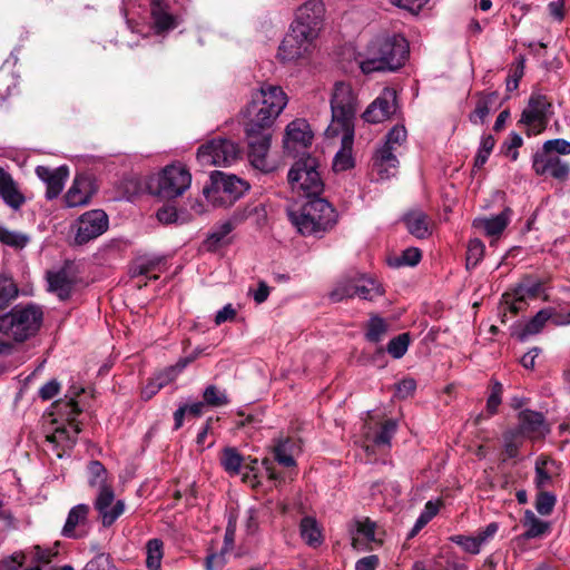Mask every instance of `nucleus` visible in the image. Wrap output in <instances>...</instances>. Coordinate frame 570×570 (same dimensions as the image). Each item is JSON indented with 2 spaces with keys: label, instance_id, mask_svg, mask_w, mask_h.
Masks as SVG:
<instances>
[{
  "label": "nucleus",
  "instance_id": "obj_1",
  "mask_svg": "<svg viewBox=\"0 0 570 570\" xmlns=\"http://www.w3.org/2000/svg\"><path fill=\"white\" fill-rule=\"evenodd\" d=\"M287 105V96L279 86L264 83L253 92L245 110V137L250 164L267 170V154L271 148L273 125Z\"/></svg>",
  "mask_w": 570,
  "mask_h": 570
},
{
  "label": "nucleus",
  "instance_id": "obj_2",
  "mask_svg": "<svg viewBox=\"0 0 570 570\" xmlns=\"http://www.w3.org/2000/svg\"><path fill=\"white\" fill-rule=\"evenodd\" d=\"M409 57V43L400 35H380L373 38L363 53L358 66L363 73L395 71Z\"/></svg>",
  "mask_w": 570,
  "mask_h": 570
},
{
  "label": "nucleus",
  "instance_id": "obj_3",
  "mask_svg": "<svg viewBox=\"0 0 570 570\" xmlns=\"http://www.w3.org/2000/svg\"><path fill=\"white\" fill-rule=\"evenodd\" d=\"M297 233L304 237L322 238L338 222L336 209L325 198L312 197L297 210L287 213Z\"/></svg>",
  "mask_w": 570,
  "mask_h": 570
},
{
  "label": "nucleus",
  "instance_id": "obj_4",
  "mask_svg": "<svg viewBox=\"0 0 570 570\" xmlns=\"http://www.w3.org/2000/svg\"><path fill=\"white\" fill-rule=\"evenodd\" d=\"M43 312L36 304H19L0 314V333L17 343L33 337L40 330Z\"/></svg>",
  "mask_w": 570,
  "mask_h": 570
},
{
  "label": "nucleus",
  "instance_id": "obj_5",
  "mask_svg": "<svg viewBox=\"0 0 570 570\" xmlns=\"http://www.w3.org/2000/svg\"><path fill=\"white\" fill-rule=\"evenodd\" d=\"M570 155V141L557 138L543 142L532 156V169L537 176L551 177L560 183L568 180L570 164L561 156Z\"/></svg>",
  "mask_w": 570,
  "mask_h": 570
},
{
  "label": "nucleus",
  "instance_id": "obj_6",
  "mask_svg": "<svg viewBox=\"0 0 570 570\" xmlns=\"http://www.w3.org/2000/svg\"><path fill=\"white\" fill-rule=\"evenodd\" d=\"M332 122L326 129L328 137L341 131H354V120L358 111L357 97L352 86L344 81L334 83L331 97Z\"/></svg>",
  "mask_w": 570,
  "mask_h": 570
},
{
  "label": "nucleus",
  "instance_id": "obj_7",
  "mask_svg": "<svg viewBox=\"0 0 570 570\" xmlns=\"http://www.w3.org/2000/svg\"><path fill=\"white\" fill-rule=\"evenodd\" d=\"M318 160L309 154H303L287 174L288 184L294 193L306 198L317 197L324 190V183L318 171Z\"/></svg>",
  "mask_w": 570,
  "mask_h": 570
},
{
  "label": "nucleus",
  "instance_id": "obj_8",
  "mask_svg": "<svg viewBox=\"0 0 570 570\" xmlns=\"http://www.w3.org/2000/svg\"><path fill=\"white\" fill-rule=\"evenodd\" d=\"M321 31V29L293 20L289 31L278 48V57L284 61H293L308 56L314 50Z\"/></svg>",
  "mask_w": 570,
  "mask_h": 570
},
{
  "label": "nucleus",
  "instance_id": "obj_9",
  "mask_svg": "<svg viewBox=\"0 0 570 570\" xmlns=\"http://www.w3.org/2000/svg\"><path fill=\"white\" fill-rule=\"evenodd\" d=\"M249 189V184L236 175L215 170L210 175V186L204 187V195L215 206H232Z\"/></svg>",
  "mask_w": 570,
  "mask_h": 570
},
{
  "label": "nucleus",
  "instance_id": "obj_10",
  "mask_svg": "<svg viewBox=\"0 0 570 570\" xmlns=\"http://www.w3.org/2000/svg\"><path fill=\"white\" fill-rule=\"evenodd\" d=\"M242 149L232 139L216 137L200 145L197 149V161L202 167L230 166L240 158Z\"/></svg>",
  "mask_w": 570,
  "mask_h": 570
},
{
  "label": "nucleus",
  "instance_id": "obj_11",
  "mask_svg": "<svg viewBox=\"0 0 570 570\" xmlns=\"http://www.w3.org/2000/svg\"><path fill=\"white\" fill-rule=\"evenodd\" d=\"M156 181L154 195L169 200L181 196L189 188L191 175L181 165H169L158 174Z\"/></svg>",
  "mask_w": 570,
  "mask_h": 570
},
{
  "label": "nucleus",
  "instance_id": "obj_12",
  "mask_svg": "<svg viewBox=\"0 0 570 570\" xmlns=\"http://www.w3.org/2000/svg\"><path fill=\"white\" fill-rule=\"evenodd\" d=\"M108 229V216L101 209H92L82 214L77 220V244H86Z\"/></svg>",
  "mask_w": 570,
  "mask_h": 570
},
{
  "label": "nucleus",
  "instance_id": "obj_13",
  "mask_svg": "<svg viewBox=\"0 0 570 570\" xmlns=\"http://www.w3.org/2000/svg\"><path fill=\"white\" fill-rule=\"evenodd\" d=\"M219 460L222 466L227 473L236 475L239 474L242 468H244L247 471L243 473V481L248 483L254 489L263 487V483L259 480V475L257 473V468L255 465H244V458L235 448H225L222 451Z\"/></svg>",
  "mask_w": 570,
  "mask_h": 570
},
{
  "label": "nucleus",
  "instance_id": "obj_14",
  "mask_svg": "<svg viewBox=\"0 0 570 570\" xmlns=\"http://www.w3.org/2000/svg\"><path fill=\"white\" fill-rule=\"evenodd\" d=\"M396 109V91L391 88H385L381 95L368 105L362 117L367 122L379 124L395 114Z\"/></svg>",
  "mask_w": 570,
  "mask_h": 570
},
{
  "label": "nucleus",
  "instance_id": "obj_15",
  "mask_svg": "<svg viewBox=\"0 0 570 570\" xmlns=\"http://www.w3.org/2000/svg\"><path fill=\"white\" fill-rule=\"evenodd\" d=\"M313 140V132L304 119H295L289 122L283 139L284 149L287 154H296L307 148Z\"/></svg>",
  "mask_w": 570,
  "mask_h": 570
},
{
  "label": "nucleus",
  "instance_id": "obj_16",
  "mask_svg": "<svg viewBox=\"0 0 570 570\" xmlns=\"http://www.w3.org/2000/svg\"><path fill=\"white\" fill-rule=\"evenodd\" d=\"M81 429L79 423H68V426H59L46 436L47 451H52L61 459L67 450H71L77 442Z\"/></svg>",
  "mask_w": 570,
  "mask_h": 570
},
{
  "label": "nucleus",
  "instance_id": "obj_17",
  "mask_svg": "<svg viewBox=\"0 0 570 570\" xmlns=\"http://www.w3.org/2000/svg\"><path fill=\"white\" fill-rule=\"evenodd\" d=\"M559 474V466L556 461L541 455L535 462L534 483L538 488L535 499H556V495L548 492L547 489L552 484L553 479Z\"/></svg>",
  "mask_w": 570,
  "mask_h": 570
},
{
  "label": "nucleus",
  "instance_id": "obj_18",
  "mask_svg": "<svg viewBox=\"0 0 570 570\" xmlns=\"http://www.w3.org/2000/svg\"><path fill=\"white\" fill-rule=\"evenodd\" d=\"M36 175L46 184V197L51 200L57 198L62 191L69 170L67 166H60L55 169L47 166H37Z\"/></svg>",
  "mask_w": 570,
  "mask_h": 570
},
{
  "label": "nucleus",
  "instance_id": "obj_19",
  "mask_svg": "<svg viewBox=\"0 0 570 570\" xmlns=\"http://www.w3.org/2000/svg\"><path fill=\"white\" fill-rule=\"evenodd\" d=\"M551 104L546 96L533 95L529 99L528 107L522 111L520 122L524 125L538 124L539 132L542 131L548 122V111Z\"/></svg>",
  "mask_w": 570,
  "mask_h": 570
},
{
  "label": "nucleus",
  "instance_id": "obj_20",
  "mask_svg": "<svg viewBox=\"0 0 570 570\" xmlns=\"http://www.w3.org/2000/svg\"><path fill=\"white\" fill-rule=\"evenodd\" d=\"M515 432L529 439H539L549 432V428L542 413L523 410L519 413V429Z\"/></svg>",
  "mask_w": 570,
  "mask_h": 570
},
{
  "label": "nucleus",
  "instance_id": "obj_21",
  "mask_svg": "<svg viewBox=\"0 0 570 570\" xmlns=\"http://www.w3.org/2000/svg\"><path fill=\"white\" fill-rule=\"evenodd\" d=\"M94 193L91 178L83 174L77 175L65 195V202L68 207L85 206L90 202Z\"/></svg>",
  "mask_w": 570,
  "mask_h": 570
},
{
  "label": "nucleus",
  "instance_id": "obj_22",
  "mask_svg": "<svg viewBox=\"0 0 570 570\" xmlns=\"http://www.w3.org/2000/svg\"><path fill=\"white\" fill-rule=\"evenodd\" d=\"M47 281L49 291L57 294L59 299L67 301L70 298L76 285V276L71 274L68 266L57 272H48Z\"/></svg>",
  "mask_w": 570,
  "mask_h": 570
},
{
  "label": "nucleus",
  "instance_id": "obj_23",
  "mask_svg": "<svg viewBox=\"0 0 570 570\" xmlns=\"http://www.w3.org/2000/svg\"><path fill=\"white\" fill-rule=\"evenodd\" d=\"M0 198L10 208L18 210L26 203L18 184L4 168L0 167Z\"/></svg>",
  "mask_w": 570,
  "mask_h": 570
},
{
  "label": "nucleus",
  "instance_id": "obj_24",
  "mask_svg": "<svg viewBox=\"0 0 570 570\" xmlns=\"http://www.w3.org/2000/svg\"><path fill=\"white\" fill-rule=\"evenodd\" d=\"M324 3L321 0H307L297 8L294 20L322 30L324 26Z\"/></svg>",
  "mask_w": 570,
  "mask_h": 570
},
{
  "label": "nucleus",
  "instance_id": "obj_25",
  "mask_svg": "<svg viewBox=\"0 0 570 570\" xmlns=\"http://www.w3.org/2000/svg\"><path fill=\"white\" fill-rule=\"evenodd\" d=\"M150 14L156 33L175 29L177 18L169 12V6L164 0H150Z\"/></svg>",
  "mask_w": 570,
  "mask_h": 570
},
{
  "label": "nucleus",
  "instance_id": "obj_26",
  "mask_svg": "<svg viewBox=\"0 0 570 570\" xmlns=\"http://www.w3.org/2000/svg\"><path fill=\"white\" fill-rule=\"evenodd\" d=\"M407 232L419 239L428 238L431 234L430 217L421 209H412L402 218Z\"/></svg>",
  "mask_w": 570,
  "mask_h": 570
},
{
  "label": "nucleus",
  "instance_id": "obj_27",
  "mask_svg": "<svg viewBox=\"0 0 570 570\" xmlns=\"http://www.w3.org/2000/svg\"><path fill=\"white\" fill-rule=\"evenodd\" d=\"M512 216V210L505 207L500 214L492 217L475 218L473 226L482 229L487 236H498L507 228Z\"/></svg>",
  "mask_w": 570,
  "mask_h": 570
},
{
  "label": "nucleus",
  "instance_id": "obj_28",
  "mask_svg": "<svg viewBox=\"0 0 570 570\" xmlns=\"http://www.w3.org/2000/svg\"><path fill=\"white\" fill-rule=\"evenodd\" d=\"M243 220V217L235 214L232 219L216 226L207 236L204 246L209 252L217 250L220 246L228 244L226 237L232 233L235 226Z\"/></svg>",
  "mask_w": 570,
  "mask_h": 570
},
{
  "label": "nucleus",
  "instance_id": "obj_29",
  "mask_svg": "<svg viewBox=\"0 0 570 570\" xmlns=\"http://www.w3.org/2000/svg\"><path fill=\"white\" fill-rule=\"evenodd\" d=\"M395 148L390 145H383L375 154L373 166L377 170L381 178H389L394 175L399 166V160L395 155Z\"/></svg>",
  "mask_w": 570,
  "mask_h": 570
},
{
  "label": "nucleus",
  "instance_id": "obj_30",
  "mask_svg": "<svg viewBox=\"0 0 570 570\" xmlns=\"http://www.w3.org/2000/svg\"><path fill=\"white\" fill-rule=\"evenodd\" d=\"M340 134H342V147L333 160L334 171H345L354 167V158L352 156L354 131H341Z\"/></svg>",
  "mask_w": 570,
  "mask_h": 570
},
{
  "label": "nucleus",
  "instance_id": "obj_31",
  "mask_svg": "<svg viewBox=\"0 0 570 570\" xmlns=\"http://www.w3.org/2000/svg\"><path fill=\"white\" fill-rule=\"evenodd\" d=\"M89 472L91 474L89 484L97 489L96 499H114V491L106 483L107 471L105 466L99 461H91Z\"/></svg>",
  "mask_w": 570,
  "mask_h": 570
},
{
  "label": "nucleus",
  "instance_id": "obj_32",
  "mask_svg": "<svg viewBox=\"0 0 570 570\" xmlns=\"http://www.w3.org/2000/svg\"><path fill=\"white\" fill-rule=\"evenodd\" d=\"M499 95L495 91L489 94H479L474 110L470 114L469 119L472 124H483L490 112L499 106Z\"/></svg>",
  "mask_w": 570,
  "mask_h": 570
},
{
  "label": "nucleus",
  "instance_id": "obj_33",
  "mask_svg": "<svg viewBox=\"0 0 570 570\" xmlns=\"http://www.w3.org/2000/svg\"><path fill=\"white\" fill-rule=\"evenodd\" d=\"M89 511L90 509L87 504L80 503L75 505L68 513L61 534L66 538H77L76 529L87 524Z\"/></svg>",
  "mask_w": 570,
  "mask_h": 570
},
{
  "label": "nucleus",
  "instance_id": "obj_34",
  "mask_svg": "<svg viewBox=\"0 0 570 570\" xmlns=\"http://www.w3.org/2000/svg\"><path fill=\"white\" fill-rule=\"evenodd\" d=\"M396 430L397 423L395 420H385L377 430L366 432V439L379 449H387Z\"/></svg>",
  "mask_w": 570,
  "mask_h": 570
},
{
  "label": "nucleus",
  "instance_id": "obj_35",
  "mask_svg": "<svg viewBox=\"0 0 570 570\" xmlns=\"http://www.w3.org/2000/svg\"><path fill=\"white\" fill-rule=\"evenodd\" d=\"M525 531L522 534V538L525 540L541 538L551 531V524L547 521H543L534 514V512L527 510L524 512V517L521 521Z\"/></svg>",
  "mask_w": 570,
  "mask_h": 570
},
{
  "label": "nucleus",
  "instance_id": "obj_36",
  "mask_svg": "<svg viewBox=\"0 0 570 570\" xmlns=\"http://www.w3.org/2000/svg\"><path fill=\"white\" fill-rule=\"evenodd\" d=\"M296 449L295 440L291 438L278 439L273 448L274 461L284 468H294L296 462L294 451Z\"/></svg>",
  "mask_w": 570,
  "mask_h": 570
},
{
  "label": "nucleus",
  "instance_id": "obj_37",
  "mask_svg": "<svg viewBox=\"0 0 570 570\" xmlns=\"http://www.w3.org/2000/svg\"><path fill=\"white\" fill-rule=\"evenodd\" d=\"M81 392H83L82 389H75L70 395L67 394L65 399L58 400L53 403V407L56 409L57 413L65 417L68 423H78L76 417L81 413V409L76 401V396H78Z\"/></svg>",
  "mask_w": 570,
  "mask_h": 570
},
{
  "label": "nucleus",
  "instance_id": "obj_38",
  "mask_svg": "<svg viewBox=\"0 0 570 570\" xmlns=\"http://www.w3.org/2000/svg\"><path fill=\"white\" fill-rule=\"evenodd\" d=\"M299 531L301 537L309 547H320L324 541L322 529L314 517H304L301 520Z\"/></svg>",
  "mask_w": 570,
  "mask_h": 570
},
{
  "label": "nucleus",
  "instance_id": "obj_39",
  "mask_svg": "<svg viewBox=\"0 0 570 570\" xmlns=\"http://www.w3.org/2000/svg\"><path fill=\"white\" fill-rule=\"evenodd\" d=\"M96 509L104 527H110L124 513L122 501H96Z\"/></svg>",
  "mask_w": 570,
  "mask_h": 570
},
{
  "label": "nucleus",
  "instance_id": "obj_40",
  "mask_svg": "<svg viewBox=\"0 0 570 570\" xmlns=\"http://www.w3.org/2000/svg\"><path fill=\"white\" fill-rule=\"evenodd\" d=\"M199 353V351H196L191 355L180 358L175 365L167 367L163 372L158 373L155 377H153L154 381L159 384L161 389L168 385L188 364L197 358Z\"/></svg>",
  "mask_w": 570,
  "mask_h": 570
},
{
  "label": "nucleus",
  "instance_id": "obj_41",
  "mask_svg": "<svg viewBox=\"0 0 570 570\" xmlns=\"http://www.w3.org/2000/svg\"><path fill=\"white\" fill-rule=\"evenodd\" d=\"M553 316L552 308H543L539 311L523 327V330L518 333V338L521 342H524L530 335H535L541 332L544 327L546 323L551 320Z\"/></svg>",
  "mask_w": 570,
  "mask_h": 570
},
{
  "label": "nucleus",
  "instance_id": "obj_42",
  "mask_svg": "<svg viewBox=\"0 0 570 570\" xmlns=\"http://www.w3.org/2000/svg\"><path fill=\"white\" fill-rule=\"evenodd\" d=\"M19 288L12 277L0 274V314L18 297Z\"/></svg>",
  "mask_w": 570,
  "mask_h": 570
},
{
  "label": "nucleus",
  "instance_id": "obj_43",
  "mask_svg": "<svg viewBox=\"0 0 570 570\" xmlns=\"http://www.w3.org/2000/svg\"><path fill=\"white\" fill-rule=\"evenodd\" d=\"M356 296L372 301L375 297L383 295V289L374 279L365 275H356L355 279Z\"/></svg>",
  "mask_w": 570,
  "mask_h": 570
},
{
  "label": "nucleus",
  "instance_id": "obj_44",
  "mask_svg": "<svg viewBox=\"0 0 570 570\" xmlns=\"http://www.w3.org/2000/svg\"><path fill=\"white\" fill-rule=\"evenodd\" d=\"M355 279L356 275L342 277L330 292V299L334 303H338L345 298H352L356 296Z\"/></svg>",
  "mask_w": 570,
  "mask_h": 570
},
{
  "label": "nucleus",
  "instance_id": "obj_45",
  "mask_svg": "<svg viewBox=\"0 0 570 570\" xmlns=\"http://www.w3.org/2000/svg\"><path fill=\"white\" fill-rule=\"evenodd\" d=\"M441 503H442V501H428V503L425 505V510L422 512V514L416 520L413 529L407 534V539L414 538L421 531V529H423L430 522V520L434 515H436V513L439 512V510L441 508Z\"/></svg>",
  "mask_w": 570,
  "mask_h": 570
},
{
  "label": "nucleus",
  "instance_id": "obj_46",
  "mask_svg": "<svg viewBox=\"0 0 570 570\" xmlns=\"http://www.w3.org/2000/svg\"><path fill=\"white\" fill-rule=\"evenodd\" d=\"M0 242L9 247L21 249L29 243V236L20 232L0 227Z\"/></svg>",
  "mask_w": 570,
  "mask_h": 570
},
{
  "label": "nucleus",
  "instance_id": "obj_47",
  "mask_svg": "<svg viewBox=\"0 0 570 570\" xmlns=\"http://www.w3.org/2000/svg\"><path fill=\"white\" fill-rule=\"evenodd\" d=\"M204 403L210 407H219L229 403L228 395L225 391L219 390L216 385H208L203 392Z\"/></svg>",
  "mask_w": 570,
  "mask_h": 570
},
{
  "label": "nucleus",
  "instance_id": "obj_48",
  "mask_svg": "<svg viewBox=\"0 0 570 570\" xmlns=\"http://www.w3.org/2000/svg\"><path fill=\"white\" fill-rule=\"evenodd\" d=\"M163 558V541L159 539H151L147 542V568L150 570H158Z\"/></svg>",
  "mask_w": 570,
  "mask_h": 570
},
{
  "label": "nucleus",
  "instance_id": "obj_49",
  "mask_svg": "<svg viewBox=\"0 0 570 570\" xmlns=\"http://www.w3.org/2000/svg\"><path fill=\"white\" fill-rule=\"evenodd\" d=\"M387 332L386 322L380 316H372L367 323L366 340L372 343H379Z\"/></svg>",
  "mask_w": 570,
  "mask_h": 570
},
{
  "label": "nucleus",
  "instance_id": "obj_50",
  "mask_svg": "<svg viewBox=\"0 0 570 570\" xmlns=\"http://www.w3.org/2000/svg\"><path fill=\"white\" fill-rule=\"evenodd\" d=\"M542 291V283L530 278L524 279L515 288V295H519V301L524 302L527 298H534L539 296Z\"/></svg>",
  "mask_w": 570,
  "mask_h": 570
},
{
  "label": "nucleus",
  "instance_id": "obj_51",
  "mask_svg": "<svg viewBox=\"0 0 570 570\" xmlns=\"http://www.w3.org/2000/svg\"><path fill=\"white\" fill-rule=\"evenodd\" d=\"M485 246L479 238L471 239L466 249V268H474L483 258Z\"/></svg>",
  "mask_w": 570,
  "mask_h": 570
},
{
  "label": "nucleus",
  "instance_id": "obj_52",
  "mask_svg": "<svg viewBox=\"0 0 570 570\" xmlns=\"http://www.w3.org/2000/svg\"><path fill=\"white\" fill-rule=\"evenodd\" d=\"M355 527L357 534L362 535L366 543H382V540L375 537L376 523L370 518L356 520Z\"/></svg>",
  "mask_w": 570,
  "mask_h": 570
},
{
  "label": "nucleus",
  "instance_id": "obj_53",
  "mask_svg": "<svg viewBox=\"0 0 570 570\" xmlns=\"http://www.w3.org/2000/svg\"><path fill=\"white\" fill-rule=\"evenodd\" d=\"M422 257L421 250L416 247H409L402 254L390 261V265L394 267L400 266H415L420 263Z\"/></svg>",
  "mask_w": 570,
  "mask_h": 570
},
{
  "label": "nucleus",
  "instance_id": "obj_54",
  "mask_svg": "<svg viewBox=\"0 0 570 570\" xmlns=\"http://www.w3.org/2000/svg\"><path fill=\"white\" fill-rule=\"evenodd\" d=\"M410 344V334L402 333L393 337L387 344V352L394 358H401L407 351Z\"/></svg>",
  "mask_w": 570,
  "mask_h": 570
},
{
  "label": "nucleus",
  "instance_id": "obj_55",
  "mask_svg": "<svg viewBox=\"0 0 570 570\" xmlns=\"http://www.w3.org/2000/svg\"><path fill=\"white\" fill-rule=\"evenodd\" d=\"M490 395L487 400V411L493 415L498 412V407L502 402L503 386L497 380H491Z\"/></svg>",
  "mask_w": 570,
  "mask_h": 570
},
{
  "label": "nucleus",
  "instance_id": "obj_56",
  "mask_svg": "<svg viewBox=\"0 0 570 570\" xmlns=\"http://www.w3.org/2000/svg\"><path fill=\"white\" fill-rule=\"evenodd\" d=\"M372 497L382 495L385 499L387 498H396L401 495V489L395 482H387V483H373L371 485V493Z\"/></svg>",
  "mask_w": 570,
  "mask_h": 570
},
{
  "label": "nucleus",
  "instance_id": "obj_57",
  "mask_svg": "<svg viewBox=\"0 0 570 570\" xmlns=\"http://www.w3.org/2000/svg\"><path fill=\"white\" fill-rule=\"evenodd\" d=\"M159 262L157 258L139 257L131 266L130 274L132 277L147 275L159 265Z\"/></svg>",
  "mask_w": 570,
  "mask_h": 570
},
{
  "label": "nucleus",
  "instance_id": "obj_58",
  "mask_svg": "<svg viewBox=\"0 0 570 570\" xmlns=\"http://www.w3.org/2000/svg\"><path fill=\"white\" fill-rule=\"evenodd\" d=\"M522 144V137L517 132H511L502 145V153L510 157L511 160L515 161L519 157L518 148H520Z\"/></svg>",
  "mask_w": 570,
  "mask_h": 570
},
{
  "label": "nucleus",
  "instance_id": "obj_59",
  "mask_svg": "<svg viewBox=\"0 0 570 570\" xmlns=\"http://www.w3.org/2000/svg\"><path fill=\"white\" fill-rule=\"evenodd\" d=\"M456 544L461 546L464 551L478 554L481 549V543L479 542L478 538L475 535L473 537H465V535H456L452 539Z\"/></svg>",
  "mask_w": 570,
  "mask_h": 570
},
{
  "label": "nucleus",
  "instance_id": "obj_60",
  "mask_svg": "<svg viewBox=\"0 0 570 570\" xmlns=\"http://www.w3.org/2000/svg\"><path fill=\"white\" fill-rule=\"evenodd\" d=\"M406 139V129L404 126H394L386 135L384 145L401 146Z\"/></svg>",
  "mask_w": 570,
  "mask_h": 570
},
{
  "label": "nucleus",
  "instance_id": "obj_61",
  "mask_svg": "<svg viewBox=\"0 0 570 570\" xmlns=\"http://www.w3.org/2000/svg\"><path fill=\"white\" fill-rule=\"evenodd\" d=\"M519 433H517L514 431H510L504 434V452H505L507 456L510 459L517 458L518 452H519V445L514 441V438Z\"/></svg>",
  "mask_w": 570,
  "mask_h": 570
},
{
  "label": "nucleus",
  "instance_id": "obj_62",
  "mask_svg": "<svg viewBox=\"0 0 570 570\" xmlns=\"http://www.w3.org/2000/svg\"><path fill=\"white\" fill-rule=\"evenodd\" d=\"M59 382L57 380H51L41 386L39 390V396L45 401H49L59 393Z\"/></svg>",
  "mask_w": 570,
  "mask_h": 570
},
{
  "label": "nucleus",
  "instance_id": "obj_63",
  "mask_svg": "<svg viewBox=\"0 0 570 570\" xmlns=\"http://www.w3.org/2000/svg\"><path fill=\"white\" fill-rule=\"evenodd\" d=\"M23 553H14L0 562V570H19L23 564Z\"/></svg>",
  "mask_w": 570,
  "mask_h": 570
},
{
  "label": "nucleus",
  "instance_id": "obj_64",
  "mask_svg": "<svg viewBox=\"0 0 570 570\" xmlns=\"http://www.w3.org/2000/svg\"><path fill=\"white\" fill-rule=\"evenodd\" d=\"M157 219L163 224H171L177 219V210L173 206H163L157 210Z\"/></svg>",
  "mask_w": 570,
  "mask_h": 570
}]
</instances>
